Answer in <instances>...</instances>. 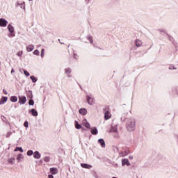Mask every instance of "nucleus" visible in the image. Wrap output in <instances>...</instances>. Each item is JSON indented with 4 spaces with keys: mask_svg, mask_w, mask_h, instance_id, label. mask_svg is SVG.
I'll list each match as a JSON object with an SVG mask.
<instances>
[{
    "mask_svg": "<svg viewBox=\"0 0 178 178\" xmlns=\"http://www.w3.org/2000/svg\"><path fill=\"white\" fill-rule=\"evenodd\" d=\"M126 127L128 131H134L136 130V119L128 118L126 122Z\"/></svg>",
    "mask_w": 178,
    "mask_h": 178,
    "instance_id": "obj_1",
    "label": "nucleus"
},
{
    "mask_svg": "<svg viewBox=\"0 0 178 178\" xmlns=\"http://www.w3.org/2000/svg\"><path fill=\"white\" fill-rule=\"evenodd\" d=\"M118 128V125H114L111 127L110 130L111 133H115V135H114V137H115V138H118V137H119V131Z\"/></svg>",
    "mask_w": 178,
    "mask_h": 178,
    "instance_id": "obj_2",
    "label": "nucleus"
},
{
    "mask_svg": "<svg viewBox=\"0 0 178 178\" xmlns=\"http://www.w3.org/2000/svg\"><path fill=\"white\" fill-rule=\"evenodd\" d=\"M7 29H8L9 33H10V37H15V34H13V33H15V27H13V26H12V24H9L8 25Z\"/></svg>",
    "mask_w": 178,
    "mask_h": 178,
    "instance_id": "obj_3",
    "label": "nucleus"
},
{
    "mask_svg": "<svg viewBox=\"0 0 178 178\" xmlns=\"http://www.w3.org/2000/svg\"><path fill=\"white\" fill-rule=\"evenodd\" d=\"M15 6H20L21 9H23L24 10H26V2H20L17 1L15 3Z\"/></svg>",
    "mask_w": 178,
    "mask_h": 178,
    "instance_id": "obj_4",
    "label": "nucleus"
},
{
    "mask_svg": "<svg viewBox=\"0 0 178 178\" xmlns=\"http://www.w3.org/2000/svg\"><path fill=\"white\" fill-rule=\"evenodd\" d=\"M64 72H65V74L67 76V77H68L69 79H70V77H72V68L67 67L64 70Z\"/></svg>",
    "mask_w": 178,
    "mask_h": 178,
    "instance_id": "obj_5",
    "label": "nucleus"
},
{
    "mask_svg": "<svg viewBox=\"0 0 178 178\" xmlns=\"http://www.w3.org/2000/svg\"><path fill=\"white\" fill-rule=\"evenodd\" d=\"M87 102L89 105H94V104H95V100L92 96H87Z\"/></svg>",
    "mask_w": 178,
    "mask_h": 178,
    "instance_id": "obj_6",
    "label": "nucleus"
},
{
    "mask_svg": "<svg viewBox=\"0 0 178 178\" xmlns=\"http://www.w3.org/2000/svg\"><path fill=\"white\" fill-rule=\"evenodd\" d=\"M8 26V21L3 18L0 19V27H6Z\"/></svg>",
    "mask_w": 178,
    "mask_h": 178,
    "instance_id": "obj_7",
    "label": "nucleus"
},
{
    "mask_svg": "<svg viewBox=\"0 0 178 178\" xmlns=\"http://www.w3.org/2000/svg\"><path fill=\"white\" fill-rule=\"evenodd\" d=\"M27 102V99L25 96L23 97H19V104H21L22 105H24Z\"/></svg>",
    "mask_w": 178,
    "mask_h": 178,
    "instance_id": "obj_8",
    "label": "nucleus"
},
{
    "mask_svg": "<svg viewBox=\"0 0 178 178\" xmlns=\"http://www.w3.org/2000/svg\"><path fill=\"white\" fill-rule=\"evenodd\" d=\"M82 124L87 129H91V125H90V123H88V121H87V119H83L82 121Z\"/></svg>",
    "mask_w": 178,
    "mask_h": 178,
    "instance_id": "obj_9",
    "label": "nucleus"
},
{
    "mask_svg": "<svg viewBox=\"0 0 178 178\" xmlns=\"http://www.w3.org/2000/svg\"><path fill=\"white\" fill-rule=\"evenodd\" d=\"M49 172L51 175H58L59 170H58V168H50Z\"/></svg>",
    "mask_w": 178,
    "mask_h": 178,
    "instance_id": "obj_10",
    "label": "nucleus"
},
{
    "mask_svg": "<svg viewBox=\"0 0 178 178\" xmlns=\"http://www.w3.org/2000/svg\"><path fill=\"white\" fill-rule=\"evenodd\" d=\"M135 45L136 47H137L138 48H140V47L143 46V41H141L140 39H136L135 40Z\"/></svg>",
    "mask_w": 178,
    "mask_h": 178,
    "instance_id": "obj_11",
    "label": "nucleus"
},
{
    "mask_svg": "<svg viewBox=\"0 0 178 178\" xmlns=\"http://www.w3.org/2000/svg\"><path fill=\"white\" fill-rule=\"evenodd\" d=\"M33 158H34L35 159H40V158H41V154H40V152L35 151V152L33 153Z\"/></svg>",
    "mask_w": 178,
    "mask_h": 178,
    "instance_id": "obj_12",
    "label": "nucleus"
},
{
    "mask_svg": "<svg viewBox=\"0 0 178 178\" xmlns=\"http://www.w3.org/2000/svg\"><path fill=\"white\" fill-rule=\"evenodd\" d=\"M111 116H112V115L111 114V113L109 111H106L104 113V119L106 120H108V119H111Z\"/></svg>",
    "mask_w": 178,
    "mask_h": 178,
    "instance_id": "obj_13",
    "label": "nucleus"
},
{
    "mask_svg": "<svg viewBox=\"0 0 178 178\" xmlns=\"http://www.w3.org/2000/svg\"><path fill=\"white\" fill-rule=\"evenodd\" d=\"M26 97L28 98H29V99H33V91H31V90L26 91Z\"/></svg>",
    "mask_w": 178,
    "mask_h": 178,
    "instance_id": "obj_14",
    "label": "nucleus"
},
{
    "mask_svg": "<svg viewBox=\"0 0 178 178\" xmlns=\"http://www.w3.org/2000/svg\"><path fill=\"white\" fill-rule=\"evenodd\" d=\"M81 168H83L84 169H91L92 168V165L90 164H86V163H81Z\"/></svg>",
    "mask_w": 178,
    "mask_h": 178,
    "instance_id": "obj_15",
    "label": "nucleus"
},
{
    "mask_svg": "<svg viewBox=\"0 0 178 178\" xmlns=\"http://www.w3.org/2000/svg\"><path fill=\"white\" fill-rule=\"evenodd\" d=\"M34 50V44H29L26 47L27 52H31Z\"/></svg>",
    "mask_w": 178,
    "mask_h": 178,
    "instance_id": "obj_16",
    "label": "nucleus"
},
{
    "mask_svg": "<svg viewBox=\"0 0 178 178\" xmlns=\"http://www.w3.org/2000/svg\"><path fill=\"white\" fill-rule=\"evenodd\" d=\"M124 165H127V166H129L130 165V163L129 162V159H124L122 160V165L124 166Z\"/></svg>",
    "mask_w": 178,
    "mask_h": 178,
    "instance_id": "obj_17",
    "label": "nucleus"
},
{
    "mask_svg": "<svg viewBox=\"0 0 178 178\" xmlns=\"http://www.w3.org/2000/svg\"><path fill=\"white\" fill-rule=\"evenodd\" d=\"M90 131L93 136H97V134H98V129H97V127L91 128Z\"/></svg>",
    "mask_w": 178,
    "mask_h": 178,
    "instance_id": "obj_18",
    "label": "nucleus"
},
{
    "mask_svg": "<svg viewBox=\"0 0 178 178\" xmlns=\"http://www.w3.org/2000/svg\"><path fill=\"white\" fill-rule=\"evenodd\" d=\"M8 101V97H2L0 99V105H3Z\"/></svg>",
    "mask_w": 178,
    "mask_h": 178,
    "instance_id": "obj_19",
    "label": "nucleus"
},
{
    "mask_svg": "<svg viewBox=\"0 0 178 178\" xmlns=\"http://www.w3.org/2000/svg\"><path fill=\"white\" fill-rule=\"evenodd\" d=\"M22 159H24V156L22 154H19L17 156V161H18L19 162L22 161Z\"/></svg>",
    "mask_w": 178,
    "mask_h": 178,
    "instance_id": "obj_20",
    "label": "nucleus"
},
{
    "mask_svg": "<svg viewBox=\"0 0 178 178\" xmlns=\"http://www.w3.org/2000/svg\"><path fill=\"white\" fill-rule=\"evenodd\" d=\"M79 113L80 115H82V116H85V115L87 113V109L86 108L79 109Z\"/></svg>",
    "mask_w": 178,
    "mask_h": 178,
    "instance_id": "obj_21",
    "label": "nucleus"
},
{
    "mask_svg": "<svg viewBox=\"0 0 178 178\" xmlns=\"http://www.w3.org/2000/svg\"><path fill=\"white\" fill-rule=\"evenodd\" d=\"M98 143H99V144H100V145H101V147H102V148H105V140H104V139H99Z\"/></svg>",
    "mask_w": 178,
    "mask_h": 178,
    "instance_id": "obj_22",
    "label": "nucleus"
},
{
    "mask_svg": "<svg viewBox=\"0 0 178 178\" xmlns=\"http://www.w3.org/2000/svg\"><path fill=\"white\" fill-rule=\"evenodd\" d=\"M32 116H38V112H37V110H35V108H33L31 110Z\"/></svg>",
    "mask_w": 178,
    "mask_h": 178,
    "instance_id": "obj_23",
    "label": "nucleus"
},
{
    "mask_svg": "<svg viewBox=\"0 0 178 178\" xmlns=\"http://www.w3.org/2000/svg\"><path fill=\"white\" fill-rule=\"evenodd\" d=\"M16 56L19 58V59H22V56H23V51H19L17 52Z\"/></svg>",
    "mask_w": 178,
    "mask_h": 178,
    "instance_id": "obj_24",
    "label": "nucleus"
},
{
    "mask_svg": "<svg viewBox=\"0 0 178 178\" xmlns=\"http://www.w3.org/2000/svg\"><path fill=\"white\" fill-rule=\"evenodd\" d=\"M30 79H31L32 83H37V80H38L37 77L34 76V75H31L30 76Z\"/></svg>",
    "mask_w": 178,
    "mask_h": 178,
    "instance_id": "obj_25",
    "label": "nucleus"
},
{
    "mask_svg": "<svg viewBox=\"0 0 178 178\" xmlns=\"http://www.w3.org/2000/svg\"><path fill=\"white\" fill-rule=\"evenodd\" d=\"M75 128L78 130H80V129H81V125L79 124V122L77 121H75Z\"/></svg>",
    "mask_w": 178,
    "mask_h": 178,
    "instance_id": "obj_26",
    "label": "nucleus"
},
{
    "mask_svg": "<svg viewBox=\"0 0 178 178\" xmlns=\"http://www.w3.org/2000/svg\"><path fill=\"white\" fill-rule=\"evenodd\" d=\"M11 102H17V97L16 96H12L10 97Z\"/></svg>",
    "mask_w": 178,
    "mask_h": 178,
    "instance_id": "obj_27",
    "label": "nucleus"
},
{
    "mask_svg": "<svg viewBox=\"0 0 178 178\" xmlns=\"http://www.w3.org/2000/svg\"><path fill=\"white\" fill-rule=\"evenodd\" d=\"M15 152H17V151H20L21 152H24L22 147H17L15 150Z\"/></svg>",
    "mask_w": 178,
    "mask_h": 178,
    "instance_id": "obj_28",
    "label": "nucleus"
},
{
    "mask_svg": "<svg viewBox=\"0 0 178 178\" xmlns=\"http://www.w3.org/2000/svg\"><path fill=\"white\" fill-rule=\"evenodd\" d=\"M34 154V152H33V150H29L26 153V155L28 156H31V155H33Z\"/></svg>",
    "mask_w": 178,
    "mask_h": 178,
    "instance_id": "obj_29",
    "label": "nucleus"
},
{
    "mask_svg": "<svg viewBox=\"0 0 178 178\" xmlns=\"http://www.w3.org/2000/svg\"><path fill=\"white\" fill-rule=\"evenodd\" d=\"M127 156V152H120V156Z\"/></svg>",
    "mask_w": 178,
    "mask_h": 178,
    "instance_id": "obj_30",
    "label": "nucleus"
},
{
    "mask_svg": "<svg viewBox=\"0 0 178 178\" xmlns=\"http://www.w3.org/2000/svg\"><path fill=\"white\" fill-rule=\"evenodd\" d=\"M88 40L90 41V44H94V40H92V37L91 36H88Z\"/></svg>",
    "mask_w": 178,
    "mask_h": 178,
    "instance_id": "obj_31",
    "label": "nucleus"
},
{
    "mask_svg": "<svg viewBox=\"0 0 178 178\" xmlns=\"http://www.w3.org/2000/svg\"><path fill=\"white\" fill-rule=\"evenodd\" d=\"M121 121L122 122H125L126 121V115H122L121 117Z\"/></svg>",
    "mask_w": 178,
    "mask_h": 178,
    "instance_id": "obj_32",
    "label": "nucleus"
},
{
    "mask_svg": "<svg viewBox=\"0 0 178 178\" xmlns=\"http://www.w3.org/2000/svg\"><path fill=\"white\" fill-rule=\"evenodd\" d=\"M24 74L26 76V77H29V76H30V73L27 70H24Z\"/></svg>",
    "mask_w": 178,
    "mask_h": 178,
    "instance_id": "obj_33",
    "label": "nucleus"
},
{
    "mask_svg": "<svg viewBox=\"0 0 178 178\" xmlns=\"http://www.w3.org/2000/svg\"><path fill=\"white\" fill-rule=\"evenodd\" d=\"M50 159H49V156H46V157L44 158V162H49Z\"/></svg>",
    "mask_w": 178,
    "mask_h": 178,
    "instance_id": "obj_34",
    "label": "nucleus"
},
{
    "mask_svg": "<svg viewBox=\"0 0 178 178\" xmlns=\"http://www.w3.org/2000/svg\"><path fill=\"white\" fill-rule=\"evenodd\" d=\"M33 54H34V55H37V56H38V55H40V51H38V50H35V51H33Z\"/></svg>",
    "mask_w": 178,
    "mask_h": 178,
    "instance_id": "obj_35",
    "label": "nucleus"
},
{
    "mask_svg": "<svg viewBox=\"0 0 178 178\" xmlns=\"http://www.w3.org/2000/svg\"><path fill=\"white\" fill-rule=\"evenodd\" d=\"M176 67H175V66H173V65H170V67H169V70H176Z\"/></svg>",
    "mask_w": 178,
    "mask_h": 178,
    "instance_id": "obj_36",
    "label": "nucleus"
},
{
    "mask_svg": "<svg viewBox=\"0 0 178 178\" xmlns=\"http://www.w3.org/2000/svg\"><path fill=\"white\" fill-rule=\"evenodd\" d=\"M29 104L31 106L34 105V100L30 99L29 102Z\"/></svg>",
    "mask_w": 178,
    "mask_h": 178,
    "instance_id": "obj_37",
    "label": "nucleus"
},
{
    "mask_svg": "<svg viewBox=\"0 0 178 178\" xmlns=\"http://www.w3.org/2000/svg\"><path fill=\"white\" fill-rule=\"evenodd\" d=\"M44 49H42L41 50V54H40L41 58H44Z\"/></svg>",
    "mask_w": 178,
    "mask_h": 178,
    "instance_id": "obj_38",
    "label": "nucleus"
},
{
    "mask_svg": "<svg viewBox=\"0 0 178 178\" xmlns=\"http://www.w3.org/2000/svg\"><path fill=\"white\" fill-rule=\"evenodd\" d=\"M24 127H29V122L26 121L24 124Z\"/></svg>",
    "mask_w": 178,
    "mask_h": 178,
    "instance_id": "obj_39",
    "label": "nucleus"
},
{
    "mask_svg": "<svg viewBox=\"0 0 178 178\" xmlns=\"http://www.w3.org/2000/svg\"><path fill=\"white\" fill-rule=\"evenodd\" d=\"M10 134H11L10 132H8V133L6 134V137L8 138V137H10Z\"/></svg>",
    "mask_w": 178,
    "mask_h": 178,
    "instance_id": "obj_40",
    "label": "nucleus"
},
{
    "mask_svg": "<svg viewBox=\"0 0 178 178\" xmlns=\"http://www.w3.org/2000/svg\"><path fill=\"white\" fill-rule=\"evenodd\" d=\"M3 94H5L6 95L8 94V91H6V90H3Z\"/></svg>",
    "mask_w": 178,
    "mask_h": 178,
    "instance_id": "obj_41",
    "label": "nucleus"
},
{
    "mask_svg": "<svg viewBox=\"0 0 178 178\" xmlns=\"http://www.w3.org/2000/svg\"><path fill=\"white\" fill-rule=\"evenodd\" d=\"M48 178H54V176L52 175H48Z\"/></svg>",
    "mask_w": 178,
    "mask_h": 178,
    "instance_id": "obj_42",
    "label": "nucleus"
},
{
    "mask_svg": "<svg viewBox=\"0 0 178 178\" xmlns=\"http://www.w3.org/2000/svg\"><path fill=\"white\" fill-rule=\"evenodd\" d=\"M11 73H15V70L14 69H12Z\"/></svg>",
    "mask_w": 178,
    "mask_h": 178,
    "instance_id": "obj_43",
    "label": "nucleus"
},
{
    "mask_svg": "<svg viewBox=\"0 0 178 178\" xmlns=\"http://www.w3.org/2000/svg\"><path fill=\"white\" fill-rule=\"evenodd\" d=\"M129 159H133V157H130V156H129Z\"/></svg>",
    "mask_w": 178,
    "mask_h": 178,
    "instance_id": "obj_44",
    "label": "nucleus"
},
{
    "mask_svg": "<svg viewBox=\"0 0 178 178\" xmlns=\"http://www.w3.org/2000/svg\"><path fill=\"white\" fill-rule=\"evenodd\" d=\"M87 2H88L90 0H86Z\"/></svg>",
    "mask_w": 178,
    "mask_h": 178,
    "instance_id": "obj_45",
    "label": "nucleus"
},
{
    "mask_svg": "<svg viewBox=\"0 0 178 178\" xmlns=\"http://www.w3.org/2000/svg\"><path fill=\"white\" fill-rule=\"evenodd\" d=\"M29 1H33V0H29Z\"/></svg>",
    "mask_w": 178,
    "mask_h": 178,
    "instance_id": "obj_46",
    "label": "nucleus"
}]
</instances>
